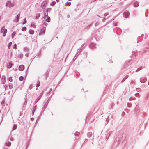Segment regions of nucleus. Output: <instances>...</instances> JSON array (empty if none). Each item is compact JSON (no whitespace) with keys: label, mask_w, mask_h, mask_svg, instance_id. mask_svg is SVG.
Listing matches in <instances>:
<instances>
[{"label":"nucleus","mask_w":149,"mask_h":149,"mask_svg":"<svg viewBox=\"0 0 149 149\" xmlns=\"http://www.w3.org/2000/svg\"><path fill=\"white\" fill-rule=\"evenodd\" d=\"M7 31V29L5 28V27H3L1 29V32H3V36H5L6 33Z\"/></svg>","instance_id":"obj_1"},{"label":"nucleus","mask_w":149,"mask_h":149,"mask_svg":"<svg viewBox=\"0 0 149 149\" xmlns=\"http://www.w3.org/2000/svg\"><path fill=\"white\" fill-rule=\"evenodd\" d=\"M7 6L11 7H13L14 6V3H11L10 1H9L6 4Z\"/></svg>","instance_id":"obj_2"},{"label":"nucleus","mask_w":149,"mask_h":149,"mask_svg":"<svg viewBox=\"0 0 149 149\" xmlns=\"http://www.w3.org/2000/svg\"><path fill=\"white\" fill-rule=\"evenodd\" d=\"M46 3H47L45 1L43 2L42 3L41 6H42V8L43 9H44L45 8V6H46Z\"/></svg>","instance_id":"obj_3"},{"label":"nucleus","mask_w":149,"mask_h":149,"mask_svg":"<svg viewBox=\"0 0 149 149\" xmlns=\"http://www.w3.org/2000/svg\"><path fill=\"white\" fill-rule=\"evenodd\" d=\"M24 66L23 65H21L19 66V69L20 71H22L24 69Z\"/></svg>","instance_id":"obj_4"},{"label":"nucleus","mask_w":149,"mask_h":149,"mask_svg":"<svg viewBox=\"0 0 149 149\" xmlns=\"http://www.w3.org/2000/svg\"><path fill=\"white\" fill-rule=\"evenodd\" d=\"M124 15H125V17H127L129 15V13L128 12H125Z\"/></svg>","instance_id":"obj_5"},{"label":"nucleus","mask_w":149,"mask_h":149,"mask_svg":"<svg viewBox=\"0 0 149 149\" xmlns=\"http://www.w3.org/2000/svg\"><path fill=\"white\" fill-rule=\"evenodd\" d=\"M29 32L30 34H33L34 33V30L30 29L29 30Z\"/></svg>","instance_id":"obj_6"},{"label":"nucleus","mask_w":149,"mask_h":149,"mask_svg":"<svg viewBox=\"0 0 149 149\" xmlns=\"http://www.w3.org/2000/svg\"><path fill=\"white\" fill-rule=\"evenodd\" d=\"M139 3L138 2H135L134 3V7H136L138 6H139Z\"/></svg>","instance_id":"obj_7"},{"label":"nucleus","mask_w":149,"mask_h":149,"mask_svg":"<svg viewBox=\"0 0 149 149\" xmlns=\"http://www.w3.org/2000/svg\"><path fill=\"white\" fill-rule=\"evenodd\" d=\"M12 63H10L9 64V65L8 66V68H10L12 67Z\"/></svg>","instance_id":"obj_8"},{"label":"nucleus","mask_w":149,"mask_h":149,"mask_svg":"<svg viewBox=\"0 0 149 149\" xmlns=\"http://www.w3.org/2000/svg\"><path fill=\"white\" fill-rule=\"evenodd\" d=\"M26 29L27 28L26 27H23L22 28V31H25Z\"/></svg>","instance_id":"obj_9"},{"label":"nucleus","mask_w":149,"mask_h":149,"mask_svg":"<svg viewBox=\"0 0 149 149\" xmlns=\"http://www.w3.org/2000/svg\"><path fill=\"white\" fill-rule=\"evenodd\" d=\"M46 21L47 22H49L50 21V18L49 17L47 16Z\"/></svg>","instance_id":"obj_10"},{"label":"nucleus","mask_w":149,"mask_h":149,"mask_svg":"<svg viewBox=\"0 0 149 149\" xmlns=\"http://www.w3.org/2000/svg\"><path fill=\"white\" fill-rule=\"evenodd\" d=\"M31 26L32 27L35 28L36 25L35 23H32L31 24Z\"/></svg>","instance_id":"obj_11"},{"label":"nucleus","mask_w":149,"mask_h":149,"mask_svg":"<svg viewBox=\"0 0 149 149\" xmlns=\"http://www.w3.org/2000/svg\"><path fill=\"white\" fill-rule=\"evenodd\" d=\"M24 79V77L22 76H20L19 77V79L20 81H22Z\"/></svg>","instance_id":"obj_12"},{"label":"nucleus","mask_w":149,"mask_h":149,"mask_svg":"<svg viewBox=\"0 0 149 149\" xmlns=\"http://www.w3.org/2000/svg\"><path fill=\"white\" fill-rule=\"evenodd\" d=\"M16 32H14L13 33L12 35V38H13L14 37L15 35L16 34Z\"/></svg>","instance_id":"obj_13"},{"label":"nucleus","mask_w":149,"mask_h":149,"mask_svg":"<svg viewBox=\"0 0 149 149\" xmlns=\"http://www.w3.org/2000/svg\"><path fill=\"white\" fill-rule=\"evenodd\" d=\"M6 144L7 146H10L11 143L10 142H8Z\"/></svg>","instance_id":"obj_14"},{"label":"nucleus","mask_w":149,"mask_h":149,"mask_svg":"<svg viewBox=\"0 0 149 149\" xmlns=\"http://www.w3.org/2000/svg\"><path fill=\"white\" fill-rule=\"evenodd\" d=\"M17 126L16 125H14L13 128V130H15L17 128Z\"/></svg>","instance_id":"obj_15"},{"label":"nucleus","mask_w":149,"mask_h":149,"mask_svg":"<svg viewBox=\"0 0 149 149\" xmlns=\"http://www.w3.org/2000/svg\"><path fill=\"white\" fill-rule=\"evenodd\" d=\"M8 80L10 82H12L13 81L12 77H10L8 79Z\"/></svg>","instance_id":"obj_16"},{"label":"nucleus","mask_w":149,"mask_h":149,"mask_svg":"<svg viewBox=\"0 0 149 149\" xmlns=\"http://www.w3.org/2000/svg\"><path fill=\"white\" fill-rule=\"evenodd\" d=\"M20 16V14H19L17 15V22H18L19 20V17Z\"/></svg>","instance_id":"obj_17"},{"label":"nucleus","mask_w":149,"mask_h":149,"mask_svg":"<svg viewBox=\"0 0 149 149\" xmlns=\"http://www.w3.org/2000/svg\"><path fill=\"white\" fill-rule=\"evenodd\" d=\"M71 3L70 2H68L65 5L66 6H69L71 5Z\"/></svg>","instance_id":"obj_18"},{"label":"nucleus","mask_w":149,"mask_h":149,"mask_svg":"<svg viewBox=\"0 0 149 149\" xmlns=\"http://www.w3.org/2000/svg\"><path fill=\"white\" fill-rule=\"evenodd\" d=\"M12 43L11 42H10L8 45V48L10 49V47L11 46Z\"/></svg>","instance_id":"obj_19"},{"label":"nucleus","mask_w":149,"mask_h":149,"mask_svg":"<svg viewBox=\"0 0 149 149\" xmlns=\"http://www.w3.org/2000/svg\"><path fill=\"white\" fill-rule=\"evenodd\" d=\"M56 4V2L55 1L52 2L51 5L52 6Z\"/></svg>","instance_id":"obj_20"},{"label":"nucleus","mask_w":149,"mask_h":149,"mask_svg":"<svg viewBox=\"0 0 149 149\" xmlns=\"http://www.w3.org/2000/svg\"><path fill=\"white\" fill-rule=\"evenodd\" d=\"M40 82H39L37 84L36 87H38L40 86Z\"/></svg>","instance_id":"obj_21"},{"label":"nucleus","mask_w":149,"mask_h":149,"mask_svg":"<svg viewBox=\"0 0 149 149\" xmlns=\"http://www.w3.org/2000/svg\"><path fill=\"white\" fill-rule=\"evenodd\" d=\"M13 48H15V49H16L17 48V45L16 44H15L13 46Z\"/></svg>","instance_id":"obj_22"},{"label":"nucleus","mask_w":149,"mask_h":149,"mask_svg":"<svg viewBox=\"0 0 149 149\" xmlns=\"http://www.w3.org/2000/svg\"><path fill=\"white\" fill-rule=\"evenodd\" d=\"M26 19H24V22H23V24H25V23H26Z\"/></svg>","instance_id":"obj_23"},{"label":"nucleus","mask_w":149,"mask_h":149,"mask_svg":"<svg viewBox=\"0 0 149 149\" xmlns=\"http://www.w3.org/2000/svg\"><path fill=\"white\" fill-rule=\"evenodd\" d=\"M45 29H43L42 30V33H44L45 32Z\"/></svg>","instance_id":"obj_24"},{"label":"nucleus","mask_w":149,"mask_h":149,"mask_svg":"<svg viewBox=\"0 0 149 149\" xmlns=\"http://www.w3.org/2000/svg\"><path fill=\"white\" fill-rule=\"evenodd\" d=\"M26 103H27V102H26V101H25V102H24L25 104H26Z\"/></svg>","instance_id":"obj_25"},{"label":"nucleus","mask_w":149,"mask_h":149,"mask_svg":"<svg viewBox=\"0 0 149 149\" xmlns=\"http://www.w3.org/2000/svg\"><path fill=\"white\" fill-rule=\"evenodd\" d=\"M56 1L57 2H59V0H56Z\"/></svg>","instance_id":"obj_26"},{"label":"nucleus","mask_w":149,"mask_h":149,"mask_svg":"<svg viewBox=\"0 0 149 149\" xmlns=\"http://www.w3.org/2000/svg\"><path fill=\"white\" fill-rule=\"evenodd\" d=\"M107 15V14L106 13V15Z\"/></svg>","instance_id":"obj_27"},{"label":"nucleus","mask_w":149,"mask_h":149,"mask_svg":"<svg viewBox=\"0 0 149 149\" xmlns=\"http://www.w3.org/2000/svg\"><path fill=\"white\" fill-rule=\"evenodd\" d=\"M138 93H137L136 95H138Z\"/></svg>","instance_id":"obj_28"},{"label":"nucleus","mask_w":149,"mask_h":149,"mask_svg":"<svg viewBox=\"0 0 149 149\" xmlns=\"http://www.w3.org/2000/svg\"><path fill=\"white\" fill-rule=\"evenodd\" d=\"M69 1H71V0H69Z\"/></svg>","instance_id":"obj_29"}]
</instances>
